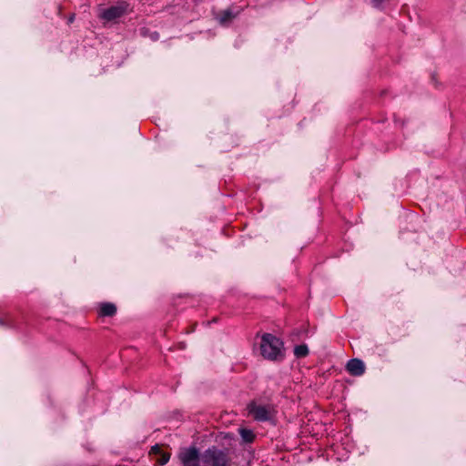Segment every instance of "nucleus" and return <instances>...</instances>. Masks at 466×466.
<instances>
[{
	"instance_id": "1",
	"label": "nucleus",
	"mask_w": 466,
	"mask_h": 466,
	"mask_svg": "<svg viewBox=\"0 0 466 466\" xmlns=\"http://www.w3.org/2000/svg\"><path fill=\"white\" fill-rule=\"evenodd\" d=\"M260 354L268 360H280L284 358L283 342L276 336L270 333H265L261 336Z\"/></svg>"
},
{
	"instance_id": "2",
	"label": "nucleus",
	"mask_w": 466,
	"mask_h": 466,
	"mask_svg": "<svg viewBox=\"0 0 466 466\" xmlns=\"http://www.w3.org/2000/svg\"><path fill=\"white\" fill-rule=\"evenodd\" d=\"M204 466H230L232 458L229 449L220 450L217 446H211L201 455Z\"/></svg>"
},
{
	"instance_id": "3",
	"label": "nucleus",
	"mask_w": 466,
	"mask_h": 466,
	"mask_svg": "<svg viewBox=\"0 0 466 466\" xmlns=\"http://www.w3.org/2000/svg\"><path fill=\"white\" fill-rule=\"evenodd\" d=\"M177 457L183 466H200V453L195 446L181 448Z\"/></svg>"
},
{
	"instance_id": "4",
	"label": "nucleus",
	"mask_w": 466,
	"mask_h": 466,
	"mask_svg": "<svg viewBox=\"0 0 466 466\" xmlns=\"http://www.w3.org/2000/svg\"><path fill=\"white\" fill-rule=\"evenodd\" d=\"M129 5L126 2H120L116 5L110 6L103 10L99 17L105 21H112L124 15L128 11Z\"/></svg>"
},
{
	"instance_id": "5",
	"label": "nucleus",
	"mask_w": 466,
	"mask_h": 466,
	"mask_svg": "<svg viewBox=\"0 0 466 466\" xmlns=\"http://www.w3.org/2000/svg\"><path fill=\"white\" fill-rule=\"evenodd\" d=\"M241 8L229 7L219 12L216 15V19L221 25H228L241 13Z\"/></svg>"
},
{
	"instance_id": "6",
	"label": "nucleus",
	"mask_w": 466,
	"mask_h": 466,
	"mask_svg": "<svg viewBox=\"0 0 466 466\" xmlns=\"http://www.w3.org/2000/svg\"><path fill=\"white\" fill-rule=\"evenodd\" d=\"M248 412L258 420H267L269 419V410L265 406L252 403L248 406Z\"/></svg>"
},
{
	"instance_id": "7",
	"label": "nucleus",
	"mask_w": 466,
	"mask_h": 466,
	"mask_svg": "<svg viewBox=\"0 0 466 466\" xmlns=\"http://www.w3.org/2000/svg\"><path fill=\"white\" fill-rule=\"evenodd\" d=\"M346 370L352 376H360L365 371V364L359 359H353L347 363Z\"/></svg>"
},
{
	"instance_id": "8",
	"label": "nucleus",
	"mask_w": 466,
	"mask_h": 466,
	"mask_svg": "<svg viewBox=\"0 0 466 466\" xmlns=\"http://www.w3.org/2000/svg\"><path fill=\"white\" fill-rule=\"evenodd\" d=\"M116 312V307L110 302L102 303L99 306V315L102 317H112Z\"/></svg>"
},
{
	"instance_id": "9",
	"label": "nucleus",
	"mask_w": 466,
	"mask_h": 466,
	"mask_svg": "<svg viewBox=\"0 0 466 466\" xmlns=\"http://www.w3.org/2000/svg\"><path fill=\"white\" fill-rule=\"evenodd\" d=\"M151 452L157 455H159V458L157 460V462L159 465L166 464L170 459V453L163 452L161 448L158 445H155L151 448Z\"/></svg>"
},
{
	"instance_id": "10",
	"label": "nucleus",
	"mask_w": 466,
	"mask_h": 466,
	"mask_svg": "<svg viewBox=\"0 0 466 466\" xmlns=\"http://www.w3.org/2000/svg\"><path fill=\"white\" fill-rule=\"evenodd\" d=\"M294 354L297 358H304L309 354V349L306 345H299L294 349Z\"/></svg>"
},
{
	"instance_id": "11",
	"label": "nucleus",
	"mask_w": 466,
	"mask_h": 466,
	"mask_svg": "<svg viewBox=\"0 0 466 466\" xmlns=\"http://www.w3.org/2000/svg\"><path fill=\"white\" fill-rule=\"evenodd\" d=\"M239 434L246 442H251L255 437L253 432L248 429H239Z\"/></svg>"
},
{
	"instance_id": "12",
	"label": "nucleus",
	"mask_w": 466,
	"mask_h": 466,
	"mask_svg": "<svg viewBox=\"0 0 466 466\" xmlns=\"http://www.w3.org/2000/svg\"><path fill=\"white\" fill-rule=\"evenodd\" d=\"M384 0H374V2H376L377 5L382 3Z\"/></svg>"
},
{
	"instance_id": "13",
	"label": "nucleus",
	"mask_w": 466,
	"mask_h": 466,
	"mask_svg": "<svg viewBox=\"0 0 466 466\" xmlns=\"http://www.w3.org/2000/svg\"><path fill=\"white\" fill-rule=\"evenodd\" d=\"M224 437H225V438H228V439H230V440L232 439V437H231L229 434H226Z\"/></svg>"
},
{
	"instance_id": "14",
	"label": "nucleus",
	"mask_w": 466,
	"mask_h": 466,
	"mask_svg": "<svg viewBox=\"0 0 466 466\" xmlns=\"http://www.w3.org/2000/svg\"><path fill=\"white\" fill-rule=\"evenodd\" d=\"M0 325H3V322H2V320H1V319H0Z\"/></svg>"
}]
</instances>
